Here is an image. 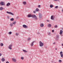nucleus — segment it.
Here are the masks:
<instances>
[{
    "label": "nucleus",
    "mask_w": 63,
    "mask_h": 63,
    "mask_svg": "<svg viewBox=\"0 0 63 63\" xmlns=\"http://www.w3.org/2000/svg\"><path fill=\"white\" fill-rule=\"evenodd\" d=\"M31 40V39L30 38H28V41H30Z\"/></svg>",
    "instance_id": "nucleus-27"
},
{
    "label": "nucleus",
    "mask_w": 63,
    "mask_h": 63,
    "mask_svg": "<svg viewBox=\"0 0 63 63\" xmlns=\"http://www.w3.org/2000/svg\"><path fill=\"white\" fill-rule=\"evenodd\" d=\"M3 8L2 7H0V10L1 11L3 10Z\"/></svg>",
    "instance_id": "nucleus-18"
},
{
    "label": "nucleus",
    "mask_w": 63,
    "mask_h": 63,
    "mask_svg": "<svg viewBox=\"0 0 63 63\" xmlns=\"http://www.w3.org/2000/svg\"><path fill=\"white\" fill-rule=\"evenodd\" d=\"M12 60L13 62H16V59L14 58H12Z\"/></svg>",
    "instance_id": "nucleus-10"
},
{
    "label": "nucleus",
    "mask_w": 63,
    "mask_h": 63,
    "mask_svg": "<svg viewBox=\"0 0 63 63\" xmlns=\"http://www.w3.org/2000/svg\"><path fill=\"white\" fill-rule=\"evenodd\" d=\"M48 35L50 36V32L48 33Z\"/></svg>",
    "instance_id": "nucleus-35"
},
{
    "label": "nucleus",
    "mask_w": 63,
    "mask_h": 63,
    "mask_svg": "<svg viewBox=\"0 0 63 63\" xmlns=\"http://www.w3.org/2000/svg\"><path fill=\"white\" fill-rule=\"evenodd\" d=\"M62 12L63 13V9L62 10Z\"/></svg>",
    "instance_id": "nucleus-45"
},
{
    "label": "nucleus",
    "mask_w": 63,
    "mask_h": 63,
    "mask_svg": "<svg viewBox=\"0 0 63 63\" xmlns=\"http://www.w3.org/2000/svg\"><path fill=\"white\" fill-rule=\"evenodd\" d=\"M23 27L25 28H28V26H27L25 25H23Z\"/></svg>",
    "instance_id": "nucleus-6"
},
{
    "label": "nucleus",
    "mask_w": 63,
    "mask_h": 63,
    "mask_svg": "<svg viewBox=\"0 0 63 63\" xmlns=\"http://www.w3.org/2000/svg\"><path fill=\"white\" fill-rule=\"evenodd\" d=\"M39 1H40V0H38Z\"/></svg>",
    "instance_id": "nucleus-51"
},
{
    "label": "nucleus",
    "mask_w": 63,
    "mask_h": 63,
    "mask_svg": "<svg viewBox=\"0 0 63 63\" xmlns=\"http://www.w3.org/2000/svg\"><path fill=\"white\" fill-rule=\"evenodd\" d=\"M16 36H18V33H16Z\"/></svg>",
    "instance_id": "nucleus-37"
},
{
    "label": "nucleus",
    "mask_w": 63,
    "mask_h": 63,
    "mask_svg": "<svg viewBox=\"0 0 63 63\" xmlns=\"http://www.w3.org/2000/svg\"><path fill=\"white\" fill-rule=\"evenodd\" d=\"M59 62H60V63H61V62H62V61H61V60H59Z\"/></svg>",
    "instance_id": "nucleus-28"
},
{
    "label": "nucleus",
    "mask_w": 63,
    "mask_h": 63,
    "mask_svg": "<svg viewBox=\"0 0 63 63\" xmlns=\"http://www.w3.org/2000/svg\"><path fill=\"white\" fill-rule=\"evenodd\" d=\"M56 50H57V48H55Z\"/></svg>",
    "instance_id": "nucleus-48"
},
{
    "label": "nucleus",
    "mask_w": 63,
    "mask_h": 63,
    "mask_svg": "<svg viewBox=\"0 0 63 63\" xmlns=\"http://www.w3.org/2000/svg\"><path fill=\"white\" fill-rule=\"evenodd\" d=\"M5 60L4 58H2L1 60L2 62H4V61H5Z\"/></svg>",
    "instance_id": "nucleus-16"
},
{
    "label": "nucleus",
    "mask_w": 63,
    "mask_h": 63,
    "mask_svg": "<svg viewBox=\"0 0 63 63\" xmlns=\"http://www.w3.org/2000/svg\"><path fill=\"white\" fill-rule=\"evenodd\" d=\"M6 13L7 14H10V15H12V16L14 15V14L13 13L11 12H9L8 11H7L6 12Z\"/></svg>",
    "instance_id": "nucleus-3"
},
{
    "label": "nucleus",
    "mask_w": 63,
    "mask_h": 63,
    "mask_svg": "<svg viewBox=\"0 0 63 63\" xmlns=\"http://www.w3.org/2000/svg\"><path fill=\"white\" fill-rule=\"evenodd\" d=\"M12 32H8V34L9 35H11V34H12Z\"/></svg>",
    "instance_id": "nucleus-26"
},
{
    "label": "nucleus",
    "mask_w": 63,
    "mask_h": 63,
    "mask_svg": "<svg viewBox=\"0 0 63 63\" xmlns=\"http://www.w3.org/2000/svg\"><path fill=\"white\" fill-rule=\"evenodd\" d=\"M63 32L62 30H61L60 32V35H62V33H63Z\"/></svg>",
    "instance_id": "nucleus-11"
},
{
    "label": "nucleus",
    "mask_w": 63,
    "mask_h": 63,
    "mask_svg": "<svg viewBox=\"0 0 63 63\" xmlns=\"http://www.w3.org/2000/svg\"><path fill=\"white\" fill-rule=\"evenodd\" d=\"M7 18H8V19H9V17L7 16Z\"/></svg>",
    "instance_id": "nucleus-44"
},
{
    "label": "nucleus",
    "mask_w": 63,
    "mask_h": 63,
    "mask_svg": "<svg viewBox=\"0 0 63 63\" xmlns=\"http://www.w3.org/2000/svg\"><path fill=\"white\" fill-rule=\"evenodd\" d=\"M54 1H58V2H60L59 0H54Z\"/></svg>",
    "instance_id": "nucleus-29"
},
{
    "label": "nucleus",
    "mask_w": 63,
    "mask_h": 63,
    "mask_svg": "<svg viewBox=\"0 0 63 63\" xmlns=\"http://www.w3.org/2000/svg\"><path fill=\"white\" fill-rule=\"evenodd\" d=\"M37 33L38 34H40V33L39 32H37Z\"/></svg>",
    "instance_id": "nucleus-46"
},
{
    "label": "nucleus",
    "mask_w": 63,
    "mask_h": 63,
    "mask_svg": "<svg viewBox=\"0 0 63 63\" xmlns=\"http://www.w3.org/2000/svg\"><path fill=\"white\" fill-rule=\"evenodd\" d=\"M62 46H63V44H62Z\"/></svg>",
    "instance_id": "nucleus-49"
},
{
    "label": "nucleus",
    "mask_w": 63,
    "mask_h": 63,
    "mask_svg": "<svg viewBox=\"0 0 63 63\" xmlns=\"http://www.w3.org/2000/svg\"><path fill=\"white\" fill-rule=\"evenodd\" d=\"M40 27H44V24L42 23L40 24Z\"/></svg>",
    "instance_id": "nucleus-13"
},
{
    "label": "nucleus",
    "mask_w": 63,
    "mask_h": 63,
    "mask_svg": "<svg viewBox=\"0 0 63 63\" xmlns=\"http://www.w3.org/2000/svg\"><path fill=\"white\" fill-rule=\"evenodd\" d=\"M12 45H10L8 47V48L10 49H12Z\"/></svg>",
    "instance_id": "nucleus-8"
},
{
    "label": "nucleus",
    "mask_w": 63,
    "mask_h": 63,
    "mask_svg": "<svg viewBox=\"0 0 63 63\" xmlns=\"http://www.w3.org/2000/svg\"><path fill=\"white\" fill-rule=\"evenodd\" d=\"M57 25H56L54 26L55 28H57Z\"/></svg>",
    "instance_id": "nucleus-31"
},
{
    "label": "nucleus",
    "mask_w": 63,
    "mask_h": 63,
    "mask_svg": "<svg viewBox=\"0 0 63 63\" xmlns=\"http://www.w3.org/2000/svg\"><path fill=\"white\" fill-rule=\"evenodd\" d=\"M23 4L24 5H26V2L23 1Z\"/></svg>",
    "instance_id": "nucleus-19"
},
{
    "label": "nucleus",
    "mask_w": 63,
    "mask_h": 63,
    "mask_svg": "<svg viewBox=\"0 0 63 63\" xmlns=\"http://www.w3.org/2000/svg\"><path fill=\"white\" fill-rule=\"evenodd\" d=\"M33 13L35 14L36 13V11H34L33 12Z\"/></svg>",
    "instance_id": "nucleus-36"
},
{
    "label": "nucleus",
    "mask_w": 63,
    "mask_h": 63,
    "mask_svg": "<svg viewBox=\"0 0 63 63\" xmlns=\"http://www.w3.org/2000/svg\"><path fill=\"white\" fill-rule=\"evenodd\" d=\"M60 54L61 57H62V58H63V52L62 51L60 52Z\"/></svg>",
    "instance_id": "nucleus-5"
},
{
    "label": "nucleus",
    "mask_w": 63,
    "mask_h": 63,
    "mask_svg": "<svg viewBox=\"0 0 63 63\" xmlns=\"http://www.w3.org/2000/svg\"><path fill=\"white\" fill-rule=\"evenodd\" d=\"M56 38L55 39L56 40H57L58 41V39H59V36L58 35H57L56 36Z\"/></svg>",
    "instance_id": "nucleus-4"
},
{
    "label": "nucleus",
    "mask_w": 63,
    "mask_h": 63,
    "mask_svg": "<svg viewBox=\"0 0 63 63\" xmlns=\"http://www.w3.org/2000/svg\"><path fill=\"white\" fill-rule=\"evenodd\" d=\"M3 45H4L2 43H1L0 44V46L1 47H3Z\"/></svg>",
    "instance_id": "nucleus-20"
},
{
    "label": "nucleus",
    "mask_w": 63,
    "mask_h": 63,
    "mask_svg": "<svg viewBox=\"0 0 63 63\" xmlns=\"http://www.w3.org/2000/svg\"><path fill=\"white\" fill-rule=\"evenodd\" d=\"M21 59L22 60H23L24 59V58H23V57H21Z\"/></svg>",
    "instance_id": "nucleus-32"
},
{
    "label": "nucleus",
    "mask_w": 63,
    "mask_h": 63,
    "mask_svg": "<svg viewBox=\"0 0 63 63\" xmlns=\"http://www.w3.org/2000/svg\"><path fill=\"white\" fill-rule=\"evenodd\" d=\"M34 45V44L32 42L31 44V46H33Z\"/></svg>",
    "instance_id": "nucleus-25"
},
{
    "label": "nucleus",
    "mask_w": 63,
    "mask_h": 63,
    "mask_svg": "<svg viewBox=\"0 0 63 63\" xmlns=\"http://www.w3.org/2000/svg\"><path fill=\"white\" fill-rule=\"evenodd\" d=\"M23 51L24 52H27V51H26L25 50H23Z\"/></svg>",
    "instance_id": "nucleus-22"
},
{
    "label": "nucleus",
    "mask_w": 63,
    "mask_h": 63,
    "mask_svg": "<svg viewBox=\"0 0 63 63\" xmlns=\"http://www.w3.org/2000/svg\"><path fill=\"white\" fill-rule=\"evenodd\" d=\"M10 25L12 27L13 26V24L12 23H11L10 24Z\"/></svg>",
    "instance_id": "nucleus-23"
},
{
    "label": "nucleus",
    "mask_w": 63,
    "mask_h": 63,
    "mask_svg": "<svg viewBox=\"0 0 63 63\" xmlns=\"http://www.w3.org/2000/svg\"><path fill=\"white\" fill-rule=\"evenodd\" d=\"M58 8V6H56L55 7V8H56V9Z\"/></svg>",
    "instance_id": "nucleus-34"
},
{
    "label": "nucleus",
    "mask_w": 63,
    "mask_h": 63,
    "mask_svg": "<svg viewBox=\"0 0 63 63\" xmlns=\"http://www.w3.org/2000/svg\"><path fill=\"white\" fill-rule=\"evenodd\" d=\"M18 18H19V16H18L16 17L17 19H18Z\"/></svg>",
    "instance_id": "nucleus-38"
},
{
    "label": "nucleus",
    "mask_w": 63,
    "mask_h": 63,
    "mask_svg": "<svg viewBox=\"0 0 63 63\" xmlns=\"http://www.w3.org/2000/svg\"><path fill=\"white\" fill-rule=\"evenodd\" d=\"M51 19L52 20H53L54 19V17L53 16H52L51 17Z\"/></svg>",
    "instance_id": "nucleus-12"
},
{
    "label": "nucleus",
    "mask_w": 63,
    "mask_h": 63,
    "mask_svg": "<svg viewBox=\"0 0 63 63\" xmlns=\"http://www.w3.org/2000/svg\"><path fill=\"white\" fill-rule=\"evenodd\" d=\"M35 11L36 12H38V11H39V9L38 8H36L35 9Z\"/></svg>",
    "instance_id": "nucleus-17"
},
{
    "label": "nucleus",
    "mask_w": 63,
    "mask_h": 63,
    "mask_svg": "<svg viewBox=\"0 0 63 63\" xmlns=\"http://www.w3.org/2000/svg\"><path fill=\"white\" fill-rule=\"evenodd\" d=\"M16 22H13V23H12V24H16Z\"/></svg>",
    "instance_id": "nucleus-30"
},
{
    "label": "nucleus",
    "mask_w": 63,
    "mask_h": 63,
    "mask_svg": "<svg viewBox=\"0 0 63 63\" xmlns=\"http://www.w3.org/2000/svg\"><path fill=\"white\" fill-rule=\"evenodd\" d=\"M39 46L40 47H43V46H44V43H42V42L41 41H40L39 42Z\"/></svg>",
    "instance_id": "nucleus-2"
},
{
    "label": "nucleus",
    "mask_w": 63,
    "mask_h": 63,
    "mask_svg": "<svg viewBox=\"0 0 63 63\" xmlns=\"http://www.w3.org/2000/svg\"><path fill=\"white\" fill-rule=\"evenodd\" d=\"M35 41H33V42H32V43H33H33H35Z\"/></svg>",
    "instance_id": "nucleus-42"
},
{
    "label": "nucleus",
    "mask_w": 63,
    "mask_h": 63,
    "mask_svg": "<svg viewBox=\"0 0 63 63\" xmlns=\"http://www.w3.org/2000/svg\"><path fill=\"white\" fill-rule=\"evenodd\" d=\"M39 18H41L42 17V14H41V13H39Z\"/></svg>",
    "instance_id": "nucleus-9"
},
{
    "label": "nucleus",
    "mask_w": 63,
    "mask_h": 63,
    "mask_svg": "<svg viewBox=\"0 0 63 63\" xmlns=\"http://www.w3.org/2000/svg\"><path fill=\"white\" fill-rule=\"evenodd\" d=\"M55 44V43H53V44H54H54Z\"/></svg>",
    "instance_id": "nucleus-47"
},
{
    "label": "nucleus",
    "mask_w": 63,
    "mask_h": 63,
    "mask_svg": "<svg viewBox=\"0 0 63 63\" xmlns=\"http://www.w3.org/2000/svg\"><path fill=\"white\" fill-rule=\"evenodd\" d=\"M2 55V54L1 53H0V56H1Z\"/></svg>",
    "instance_id": "nucleus-41"
},
{
    "label": "nucleus",
    "mask_w": 63,
    "mask_h": 63,
    "mask_svg": "<svg viewBox=\"0 0 63 63\" xmlns=\"http://www.w3.org/2000/svg\"><path fill=\"white\" fill-rule=\"evenodd\" d=\"M0 5H4L5 4H4V2H3V1H1L0 2Z\"/></svg>",
    "instance_id": "nucleus-7"
},
{
    "label": "nucleus",
    "mask_w": 63,
    "mask_h": 63,
    "mask_svg": "<svg viewBox=\"0 0 63 63\" xmlns=\"http://www.w3.org/2000/svg\"><path fill=\"white\" fill-rule=\"evenodd\" d=\"M47 22H49V20H47Z\"/></svg>",
    "instance_id": "nucleus-40"
},
{
    "label": "nucleus",
    "mask_w": 63,
    "mask_h": 63,
    "mask_svg": "<svg viewBox=\"0 0 63 63\" xmlns=\"http://www.w3.org/2000/svg\"><path fill=\"white\" fill-rule=\"evenodd\" d=\"M50 8H52V7H53V5H50Z\"/></svg>",
    "instance_id": "nucleus-21"
},
{
    "label": "nucleus",
    "mask_w": 63,
    "mask_h": 63,
    "mask_svg": "<svg viewBox=\"0 0 63 63\" xmlns=\"http://www.w3.org/2000/svg\"><path fill=\"white\" fill-rule=\"evenodd\" d=\"M27 16L28 17H32L33 18H34L36 20L38 19V18H37V17L35 15L29 14Z\"/></svg>",
    "instance_id": "nucleus-1"
},
{
    "label": "nucleus",
    "mask_w": 63,
    "mask_h": 63,
    "mask_svg": "<svg viewBox=\"0 0 63 63\" xmlns=\"http://www.w3.org/2000/svg\"><path fill=\"white\" fill-rule=\"evenodd\" d=\"M10 3L8 2V3H7L6 4L7 6V7H9V5H10Z\"/></svg>",
    "instance_id": "nucleus-15"
},
{
    "label": "nucleus",
    "mask_w": 63,
    "mask_h": 63,
    "mask_svg": "<svg viewBox=\"0 0 63 63\" xmlns=\"http://www.w3.org/2000/svg\"><path fill=\"white\" fill-rule=\"evenodd\" d=\"M6 63H9V62L8 61H7L6 62Z\"/></svg>",
    "instance_id": "nucleus-43"
},
{
    "label": "nucleus",
    "mask_w": 63,
    "mask_h": 63,
    "mask_svg": "<svg viewBox=\"0 0 63 63\" xmlns=\"http://www.w3.org/2000/svg\"><path fill=\"white\" fill-rule=\"evenodd\" d=\"M14 20V18H11L10 19V20L11 21H13Z\"/></svg>",
    "instance_id": "nucleus-24"
},
{
    "label": "nucleus",
    "mask_w": 63,
    "mask_h": 63,
    "mask_svg": "<svg viewBox=\"0 0 63 63\" xmlns=\"http://www.w3.org/2000/svg\"><path fill=\"white\" fill-rule=\"evenodd\" d=\"M54 30H52V32H54Z\"/></svg>",
    "instance_id": "nucleus-39"
},
{
    "label": "nucleus",
    "mask_w": 63,
    "mask_h": 63,
    "mask_svg": "<svg viewBox=\"0 0 63 63\" xmlns=\"http://www.w3.org/2000/svg\"><path fill=\"white\" fill-rule=\"evenodd\" d=\"M62 30H63V28H62Z\"/></svg>",
    "instance_id": "nucleus-50"
},
{
    "label": "nucleus",
    "mask_w": 63,
    "mask_h": 63,
    "mask_svg": "<svg viewBox=\"0 0 63 63\" xmlns=\"http://www.w3.org/2000/svg\"><path fill=\"white\" fill-rule=\"evenodd\" d=\"M38 8H40L41 7V5H38Z\"/></svg>",
    "instance_id": "nucleus-33"
},
{
    "label": "nucleus",
    "mask_w": 63,
    "mask_h": 63,
    "mask_svg": "<svg viewBox=\"0 0 63 63\" xmlns=\"http://www.w3.org/2000/svg\"><path fill=\"white\" fill-rule=\"evenodd\" d=\"M47 26L48 27H51V25L50 24H49Z\"/></svg>",
    "instance_id": "nucleus-14"
}]
</instances>
